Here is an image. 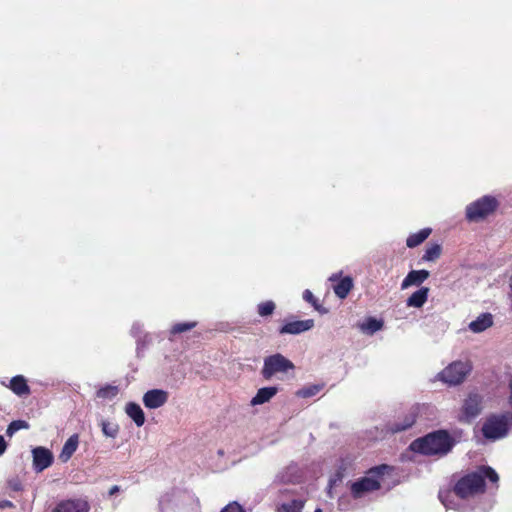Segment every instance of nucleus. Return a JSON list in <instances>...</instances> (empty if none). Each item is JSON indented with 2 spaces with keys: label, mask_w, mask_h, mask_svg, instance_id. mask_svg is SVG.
Returning <instances> with one entry per match:
<instances>
[{
  "label": "nucleus",
  "mask_w": 512,
  "mask_h": 512,
  "mask_svg": "<svg viewBox=\"0 0 512 512\" xmlns=\"http://www.w3.org/2000/svg\"><path fill=\"white\" fill-rule=\"evenodd\" d=\"M488 479L492 483H497L499 476L496 471L489 466H481L475 472L462 477L454 487V494L465 499L484 491V480Z\"/></svg>",
  "instance_id": "nucleus-1"
},
{
  "label": "nucleus",
  "mask_w": 512,
  "mask_h": 512,
  "mask_svg": "<svg viewBox=\"0 0 512 512\" xmlns=\"http://www.w3.org/2000/svg\"><path fill=\"white\" fill-rule=\"evenodd\" d=\"M453 440L446 431H436L414 440L410 449L427 456H444L453 447Z\"/></svg>",
  "instance_id": "nucleus-2"
},
{
  "label": "nucleus",
  "mask_w": 512,
  "mask_h": 512,
  "mask_svg": "<svg viewBox=\"0 0 512 512\" xmlns=\"http://www.w3.org/2000/svg\"><path fill=\"white\" fill-rule=\"evenodd\" d=\"M512 428V412L507 411L489 416L482 426L483 436L490 440L504 438Z\"/></svg>",
  "instance_id": "nucleus-3"
},
{
  "label": "nucleus",
  "mask_w": 512,
  "mask_h": 512,
  "mask_svg": "<svg viewBox=\"0 0 512 512\" xmlns=\"http://www.w3.org/2000/svg\"><path fill=\"white\" fill-rule=\"evenodd\" d=\"M387 467L385 465L371 469L366 476L354 481L351 486V494L354 498H362L367 493L378 490L381 487L379 477Z\"/></svg>",
  "instance_id": "nucleus-4"
},
{
  "label": "nucleus",
  "mask_w": 512,
  "mask_h": 512,
  "mask_svg": "<svg viewBox=\"0 0 512 512\" xmlns=\"http://www.w3.org/2000/svg\"><path fill=\"white\" fill-rule=\"evenodd\" d=\"M471 370L472 365L469 361H454L439 372L437 378L449 386H456L465 380Z\"/></svg>",
  "instance_id": "nucleus-5"
},
{
  "label": "nucleus",
  "mask_w": 512,
  "mask_h": 512,
  "mask_svg": "<svg viewBox=\"0 0 512 512\" xmlns=\"http://www.w3.org/2000/svg\"><path fill=\"white\" fill-rule=\"evenodd\" d=\"M497 205L495 197L483 196L466 207V217L469 221H478L492 213Z\"/></svg>",
  "instance_id": "nucleus-6"
},
{
  "label": "nucleus",
  "mask_w": 512,
  "mask_h": 512,
  "mask_svg": "<svg viewBox=\"0 0 512 512\" xmlns=\"http://www.w3.org/2000/svg\"><path fill=\"white\" fill-rule=\"evenodd\" d=\"M294 369V364L281 354H274L266 357L262 369V375L265 379H270L275 373L287 372Z\"/></svg>",
  "instance_id": "nucleus-7"
},
{
  "label": "nucleus",
  "mask_w": 512,
  "mask_h": 512,
  "mask_svg": "<svg viewBox=\"0 0 512 512\" xmlns=\"http://www.w3.org/2000/svg\"><path fill=\"white\" fill-rule=\"evenodd\" d=\"M482 409L483 396L477 392H470L462 405L461 420L466 422L474 420Z\"/></svg>",
  "instance_id": "nucleus-8"
},
{
  "label": "nucleus",
  "mask_w": 512,
  "mask_h": 512,
  "mask_svg": "<svg viewBox=\"0 0 512 512\" xmlns=\"http://www.w3.org/2000/svg\"><path fill=\"white\" fill-rule=\"evenodd\" d=\"M32 466L35 472L40 473L53 464L54 456L51 450L43 446L32 449Z\"/></svg>",
  "instance_id": "nucleus-9"
},
{
  "label": "nucleus",
  "mask_w": 512,
  "mask_h": 512,
  "mask_svg": "<svg viewBox=\"0 0 512 512\" xmlns=\"http://www.w3.org/2000/svg\"><path fill=\"white\" fill-rule=\"evenodd\" d=\"M169 393L162 389H151L143 395V404L148 409H157L168 401Z\"/></svg>",
  "instance_id": "nucleus-10"
},
{
  "label": "nucleus",
  "mask_w": 512,
  "mask_h": 512,
  "mask_svg": "<svg viewBox=\"0 0 512 512\" xmlns=\"http://www.w3.org/2000/svg\"><path fill=\"white\" fill-rule=\"evenodd\" d=\"M314 327V320L313 319H307V320H297L288 322L285 325H283L279 332L280 334H292L297 335L300 333H303L305 331H308Z\"/></svg>",
  "instance_id": "nucleus-11"
},
{
  "label": "nucleus",
  "mask_w": 512,
  "mask_h": 512,
  "mask_svg": "<svg viewBox=\"0 0 512 512\" xmlns=\"http://www.w3.org/2000/svg\"><path fill=\"white\" fill-rule=\"evenodd\" d=\"M430 276L427 270H412L410 271L401 283V289L405 290L410 286H419Z\"/></svg>",
  "instance_id": "nucleus-12"
},
{
  "label": "nucleus",
  "mask_w": 512,
  "mask_h": 512,
  "mask_svg": "<svg viewBox=\"0 0 512 512\" xmlns=\"http://www.w3.org/2000/svg\"><path fill=\"white\" fill-rule=\"evenodd\" d=\"M89 506L83 500H65L57 504L53 512H88Z\"/></svg>",
  "instance_id": "nucleus-13"
},
{
  "label": "nucleus",
  "mask_w": 512,
  "mask_h": 512,
  "mask_svg": "<svg viewBox=\"0 0 512 512\" xmlns=\"http://www.w3.org/2000/svg\"><path fill=\"white\" fill-rule=\"evenodd\" d=\"M493 325V317L490 313H482L469 323V329L474 333H481Z\"/></svg>",
  "instance_id": "nucleus-14"
},
{
  "label": "nucleus",
  "mask_w": 512,
  "mask_h": 512,
  "mask_svg": "<svg viewBox=\"0 0 512 512\" xmlns=\"http://www.w3.org/2000/svg\"><path fill=\"white\" fill-rule=\"evenodd\" d=\"M78 445L79 436L77 434H73L64 443L61 453L59 455V459L64 463L67 462L77 450Z\"/></svg>",
  "instance_id": "nucleus-15"
},
{
  "label": "nucleus",
  "mask_w": 512,
  "mask_h": 512,
  "mask_svg": "<svg viewBox=\"0 0 512 512\" xmlns=\"http://www.w3.org/2000/svg\"><path fill=\"white\" fill-rule=\"evenodd\" d=\"M416 420V413L414 410L406 414L401 421H396L388 425V431L391 433H398L410 428Z\"/></svg>",
  "instance_id": "nucleus-16"
},
{
  "label": "nucleus",
  "mask_w": 512,
  "mask_h": 512,
  "mask_svg": "<svg viewBox=\"0 0 512 512\" xmlns=\"http://www.w3.org/2000/svg\"><path fill=\"white\" fill-rule=\"evenodd\" d=\"M429 295V288L421 287L411 294L406 300V305L413 308H421L427 302Z\"/></svg>",
  "instance_id": "nucleus-17"
},
{
  "label": "nucleus",
  "mask_w": 512,
  "mask_h": 512,
  "mask_svg": "<svg viewBox=\"0 0 512 512\" xmlns=\"http://www.w3.org/2000/svg\"><path fill=\"white\" fill-rule=\"evenodd\" d=\"M125 412L138 427L144 424L145 415L139 404L134 402L128 403L125 407Z\"/></svg>",
  "instance_id": "nucleus-18"
},
{
  "label": "nucleus",
  "mask_w": 512,
  "mask_h": 512,
  "mask_svg": "<svg viewBox=\"0 0 512 512\" xmlns=\"http://www.w3.org/2000/svg\"><path fill=\"white\" fill-rule=\"evenodd\" d=\"M9 388L18 396L28 395L30 388L22 375L14 376L10 380Z\"/></svg>",
  "instance_id": "nucleus-19"
},
{
  "label": "nucleus",
  "mask_w": 512,
  "mask_h": 512,
  "mask_svg": "<svg viewBox=\"0 0 512 512\" xmlns=\"http://www.w3.org/2000/svg\"><path fill=\"white\" fill-rule=\"evenodd\" d=\"M305 497L292 499L291 501L284 502L278 506L277 512H302L306 503Z\"/></svg>",
  "instance_id": "nucleus-20"
},
{
  "label": "nucleus",
  "mask_w": 512,
  "mask_h": 512,
  "mask_svg": "<svg viewBox=\"0 0 512 512\" xmlns=\"http://www.w3.org/2000/svg\"><path fill=\"white\" fill-rule=\"evenodd\" d=\"M277 393L276 387H264L258 390L251 400V405L256 406L268 402Z\"/></svg>",
  "instance_id": "nucleus-21"
},
{
  "label": "nucleus",
  "mask_w": 512,
  "mask_h": 512,
  "mask_svg": "<svg viewBox=\"0 0 512 512\" xmlns=\"http://www.w3.org/2000/svg\"><path fill=\"white\" fill-rule=\"evenodd\" d=\"M99 426L101 427L103 435L107 438L115 439L120 431V427L116 422L103 418L100 419Z\"/></svg>",
  "instance_id": "nucleus-22"
},
{
  "label": "nucleus",
  "mask_w": 512,
  "mask_h": 512,
  "mask_svg": "<svg viewBox=\"0 0 512 512\" xmlns=\"http://www.w3.org/2000/svg\"><path fill=\"white\" fill-rule=\"evenodd\" d=\"M383 327V322L381 320H377L376 318L369 317L364 322L359 324V329L369 335H373L377 331L381 330Z\"/></svg>",
  "instance_id": "nucleus-23"
},
{
  "label": "nucleus",
  "mask_w": 512,
  "mask_h": 512,
  "mask_svg": "<svg viewBox=\"0 0 512 512\" xmlns=\"http://www.w3.org/2000/svg\"><path fill=\"white\" fill-rule=\"evenodd\" d=\"M353 287V281L350 277L342 278L334 287V293L340 298L344 299L349 294Z\"/></svg>",
  "instance_id": "nucleus-24"
},
{
  "label": "nucleus",
  "mask_w": 512,
  "mask_h": 512,
  "mask_svg": "<svg viewBox=\"0 0 512 512\" xmlns=\"http://www.w3.org/2000/svg\"><path fill=\"white\" fill-rule=\"evenodd\" d=\"M430 233H431V229L425 228L415 234L410 235L406 240L407 246L409 248H414V247L420 245L422 242H424L428 238Z\"/></svg>",
  "instance_id": "nucleus-25"
},
{
  "label": "nucleus",
  "mask_w": 512,
  "mask_h": 512,
  "mask_svg": "<svg viewBox=\"0 0 512 512\" xmlns=\"http://www.w3.org/2000/svg\"><path fill=\"white\" fill-rule=\"evenodd\" d=\"M303 299L306 302L310 303L313 306V308L320 314H326L328 312V310L318 302V300L315 298V296L310 290L306 289L303 292Z\"/></svg>",
  "instance_id": "nucleus-26"
},
{
  "label": "nucleus",
  "mask_w": 512,
  "mask_h": 512,
  "mask_svg": "<svg viewBox=\"0 0 512 512\" xmlns=\"http://www.w3.org/2000/svg\"><path fill=\"white\" fill-rule=\"evenodd\" d=\"M322 388V384L309 385L297 391V396L302 398H309L318 394L322 390Z\"/></svg>",
  "instance_id": "nucleus-27"
},
{
  "label": "nucleus",
  "mask_w": 512,
  "mask_h": 512,
  "mask_svg": "<svg viewBox=\"0 0 512 512\" xmlns=\"http://www.w3.org/2000/svg\"><path fill=\"white\" fill-rule=\"evenodd\" d=\"M119 389L117 386L106 385L97 391V397L101 399H113L117 396Z\"/></svg>",
  "instance_id": "nucleus-28"
},
{
  "label": "nucleus",
  "mask_w": 512,
  "mask_h": 512,
  "mask_svg": "<svg viewBox=\"0 0 512 512\" xmlns=\"http://www.w3.org/2000/svg\"><path fill=\"white\" fill-rule=\"evenodd\" d=\"M29 427V423L25 420H14L8 425L6 434L7 436L12 437L19 430L29 429Z\"/></svg>",
  "instance_id": "nucleus-29"
},
{
  "label": "nucleus",
  "mask_w": 512,
  "mask_h": 512,
  "mask_svg": "<svg viewBox=\"0 0 512 512\" xmlns=\"http://www.w3.org/2000/svg\"><path fill=\"white\" fill-rule=\"evenodd\" d=\"M441 254V247L438 244H434L426 249L425 254L423 255V260L425 261H434Z\"/></svg>",
  "instance_id": "nucleus-30"
},
{
  "label": "nucleus",
  "mask_w": 512,
  "mask_h": 512,
  "mask_svg": "<svg viewBox=\"0 0 512 512\" xmlns=\"http://www.w3.org/2000/svg\"><path fill=\"white\" fill-rule=\"evenodd\" d=\"M275 310V304L273 301L262 302L258 305V313L262 317L271 315Z\"/></svg>",
  "instance_id": "nucleus-31"
},
{
  "label": "nucleus",
  "mask_w": 512,
  "mask_h": 512,
  "mask_svg": "<svg viewBox=\"0 0 512 512\" xmlns=\"http://www.w3.org/2000/svg\"><path fill=\"white\" fill-rule=\"evenodd\" d=\"M195 326H196V322H194V321L177 323V324L172 326L171 334L183 333V332H186L188 330H191Z\"/></svg>",
  "instance_id": "nucleus-32"
},
{
  "label": "nucleus",
  "mask_w": 512,
  "mask_h": 512,
  "mask_svg": "<svg viewBox=\"0 0 512 512\" xmlns=\"http://www.w3.org/2000/svg\"><path fill=\"white\" fill-rule=\"evenodd\" d=\"M7 484L8 488L15 492L21 491L23 489L22 483L17 477L9 479Z\"/></svg>",
  "instance_id": "nucleus-33"
},
{
  "label": "nucleus",
  "mask_w": 512,
  "mask_h": 512,
  "mask_svg": "<svg viewBox=\"0 0 512 512\" xmlns=\"http://www.w3.org/2000/svg\"><path fill=\"white\" fill-rule=\"evenodd\" d=\"M220 512H245L241 505L237 502H231L226 505Z\"/></svg>",
  "instance_id": "nucleus-34"
},
{
  "label": "nucleus",
  "mask_w": 512,
  "mask_h": 512,
  "mask_svg": "<svg viewBox=\"0 0 512 512\" xmlns=\"http://www.w3.org/2000/svg\"><path fill=\"white\" fill-rule=\"evenodd\" d=\"M131 333L134 337L140 338L143 333V326L139 322H135L131 328Z\"/></svg>",
  "instance_id": "nucleus-35"
},
{
  "label": "nucleus",
  "mask_w": 512,
  "mask_h": 512,
  "mask_svg": "<svg viewBox=\"0 0 512 512\" xmlns=\"http://www.w3.org/2000/svg\"><path fill=\"white\" fill-rule=\"evenodd\" d=\"M8 443L2 435H0V457L6 452Z\"/></svg>",
  "instance_id": "nucleus-36"
},
{
  "label": "nucleus",
  "mask_w": 512,
  "mask_h": 512,
  "mask_svg": "<svg viewBox=\"0 0 512 512\" xmlns=\"http://www.w3.org/2000/svg\"><path fill=\"white\" fill-rule=\"evenodd\" d=\"M508 388H509L508 404L512 408V378L509 381Z\"/></svg>",
  "instance_id": "nucleus-37"
},
{
  "label": "nucleus",
  "mask_w": 512,
  "mask_h": 512,
  "mask_svg": "<svg viewBox=\"0 0 512 512\" xmlns=\"http://www.w3.org/2000/svg\"><path fill=\"white\" fill-rule=\"evenodd\" d=\"M9 507H13V503L9 500H3L0 502V508L1 509H5V508H9Z\"/></svg>",
  "instance_id": "nucleus-38"
},
{
  "label": "nucleus",
  "mask_w": 512,
  "mask_h": 512,
  "mask_svg": "<svg viewBox=\"0 0 512 512\" xmlns=\"http://www.w3.org/2000/svg\"><path fill=\"white\" fill-rule=\"evenodd\" d=\"M337 481H338V479H336V478L329 480L328 493H329L330 496H331V490H332L333 486L336 484Z\"/></svg>",
  "instance_id": "nucleus-39"
},
{
  "label": "nucleus",
  "mask_w": 512,
  "mask_h": 512,
  "mask_svg": "<svg viewBox=\"0 0 512 512\" xmlns=\"http://www.w3.org/2000/svg\"><path fill=\"white\" fill-rule=\"evenodd\" d=\"M118 491H119V487L115 485V486H113V487L110 489L109 494H110V495H113V494L117 493Z\"/></svg>",
  "instance_id": "nucleus-40"
},
{
  "label": "nucleus",
  "mask_w": 512,
  "mask_h": 512,
  "mask_svg": "<svg viewBox=\"0 0 512 512\" xmlns=\"http://www.w3.org/2000/svg\"><path fill=\"white\" fill-rule=\"evenodd\" d=\"M439 497H440V499H441L442 503H443L446 507H449V505H448V503L446 502V499L444 498V496H443V494H442V493H440Z\"/></svg>",
  "instance_id": "nucleus-41"
},
{
  "label": "nucleus",
  "mask_w": 512,
  "mask_h": 512,
  "mask_svg": "<svg viewBox=\"0 0 512 512\" xmlns=\"http://www.w3.org/2000/svg\"><path fill=\"white\" fill-rule=\"evenodd\" d=\"M338 279V275L337 274H333L332 276H330L329 280L330 281H336Z\"/></svg>",
  "instance_id": "nucleus-42"
},
{
  "label": "nucleus",
  "mask_w": 512,
  "mask_h": 512,
  "mask_svg": "<svg viewBox=\"0 0 512 512\" xmlns=\"http://www.w3.org/2000/svg\"><path fill=\"white\" fill-rule=\"evenodd\" d=\"M509 299H510V302H511V310H512V293H509Z\"/></svg>",
  "instance_id": "nucleus-43"
},
{
  "label": "nucleus",
  "mask_w": 512,
  "mask_h": 512,
  "mask_svg": "<svg viewBox=\"0 0 512 512\" xmlns=\"http://www.w3.org/2000/svg\"><path fill=\"white\" fill-rule=\"evenodd\" d=\"M314 512H323L321 508H317Z\"/></svg>",
  "instance_id": "nucleus-44"
}]
</instances>
